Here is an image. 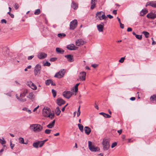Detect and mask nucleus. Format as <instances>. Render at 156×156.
Returning <instances> with one entry per match:
<instances>
[{"mask_svg": "<svg viewBox=\"0 0 156 156\" xmlns=\"http://www.w3.org/2000/svg\"><path fill=\"white\" fill-rule=\"evenodd\" d=\"M42 114L44 116L51 119H53L54 116V113L52 112L49 108H44L43 110Z\"/></svg>", "mask_w": 156, "mask_h": 156, "instance_id": "obj_1", "label": "nucleus"}, {"mask_svg": "<svg viewBox=\"0 0 156 156\" xmlns=\"http://www.w3.org/2000/svg\"><path fill=\"white\" fill-rule=\"evenodd\" d=\"M30 129L35 133L40 132L43 129V127L39 124H33L30 126Z\"/></svg>", "mask_w": 156, "mask_h": 156, "instance_id": "obj_2", "label": "nucleus"}, {"mask_svg": "<svg viewBox=\"0 0 156 156\" xmlns=\"http://www.w3.org/2000/svg\"><path fill=\"white\" fill-rule=\"evenodd\" d=\"M95 17L97 20H105L107 18L105 12L103 11L97 12L96 13Z\"/></svg>", "mask_w": 156, "mask_h": 156, "instance_id": "obj_3", "label": "nucleus"}, {"mask_svg": "<svg viewBox=\"0 0 156 156\" xmlns=\"http://www.w3.org/2000/svg\"><path fill=\"white\" fill-rule=\"evenodd\" d=\"M102 144L104 151L108 150L110 147L109 140L106 138H104L103 139L102 142Z\"/></svg>", "mask_w": 156, "mask_h": 156, "instance_id": "obj_4", "label": "nucleus"}, {"mask_svg": "<svg viewBox=\"0 0 156 156\" xmlns=\"http://www.w3.org/2000/svg\"><path fill=\"white\" fill-rule=\"evenodd\" d=\"M88 147L90 150L91 151H98L100 150V149L98 147H95L94 145H92V142L90 141H88Z\"/></svg>", "mask_w": 156, "mask_h": 156, "instance_id": "obj_5", "label": "nucleus"}, {"mask_svg": "<svg viewBox=\"0 0 156 156\" xmlns=\"http://www.w3.org/2000/svg\"><path fill=\"white\" fill-rule=\"evenodd\" d=\"M41 66L39 64H37L35 66L34 69V74L35 76L38 75L41 73Z\"/></svg>", "mask_w": 156, "mask_h": 156, "instance_id": "obj_6", "label": "nucleus"}, {"mask_svg": "<svg viewBox=\"0 0 156 156\" xmlns=\"http://www.w3.org/2000/svg\"><path fill=\"white\" fill-rule=\"evenodd\" d=\"M77 25V20H74L71 21L70 24V29L74 30L76 27Z\"/></svg>", "mask_w": 156, "mask_h": 156, "instance_id": "obj_7", "label": "nucleus"}, {"mask_svg": "<svg viewBox=\"0 0 156 156\" xmlns=\"http://www.w3.org/2000/svg\"><path fill=\"white\" fill-rule=\"evenodd\" d=\"M44 144V141H37L34 142L33 144V146L36 148H38L39 147H41Z\"/></svg>", "mask_w": 156, "mask_h": 156, "instance_id": "obj_8", "label": "nucleus"}, {"mask_svg": "<svg viewBox=\"0 0 156 156\" xmlns=\"http://www.w3.org/2000/svg\"><path fill=\"white\" fill-rule=\"evenodd\" d=\"M65 72L64 69H61L55 75V77L60 78L63 77L65 74Z\"/></svg>", "mask_w": 156, "mask_h": 156, "instance_id": "obj_9", "label": "nucleus"}, {"mask_svg": "<svg viewBox=\"0 0 156 156\" xmlns=\"http://www.w3.org/2000/svg\"><path fill=\"white\" fill-rule=\"evenodd\" d=\"M72 92L70 91H65L63 93V96L67 99L69 98L73 94Z\"/></svg>", "mask_w": 156, "mask_h": 156, "instance_id": "obj_10", "label": "nucleus"}, {"mask_svg": "<svg viewBox=\"0 0 156 156\" xmlns=\"http://www.w3.org/2000/svg\"><path fill=\"white\" fill-rule=\"evenodd\" d=\"M79 76L80 81L85 80H86V73L84 71L80 72Z\"/></svg>", "mask_w": 156, "mask_h": 156, "instance_id": "obj_11", "label": "nucleus"}, {"mask_svg": "<svg viewBox=\"0 0 156 156\" xmlns=\"http://www.w3.org/2000/svg\"><path fill=\"white\" fill-rule=\"evenodd\" d=\"M27 85L33 90H34L37 89V87L31 81H29L27 82Z\"/></svg>", "mask_w": 156, "mask_h": 156, "instance_id": "obj_12", "label": "nucleus"}, {"mask_svg": "<svg viewBox=\"0 0 156 156\" xmlns=\"http://www.w3.org/2000/svg\"><path fill=\"white\" fill-rule=\"evenodd\" d=\"M47 54L43 52H39L37 55V57L40 59H44L47 56Z\"/></svg>", "mask_w": 156, "mask_h": 156, "instance_id": "obj_13", "label": "nucleus"}, {"mask_svg": "<svg viewBox=\"0 0 156 156\" xmlns=\"http://www.w3.org/2000/svg\"><path fill=\"white\" fill-rule=\"evenodd\" d=\"M67 48L70 50H75L77 49L78 47L76 46L73 44H71L66 46Z\"/></svg>", "mask_w": 156, "mask_h": 156, "instance_id": "obj_14", "label": "nucleus"}, {"mask_svg": "<svg viewBox=\"0 0 156 156\" xmlns=\"http://www.w3.org/2000/svg\"><path fill=\"white\" fill-rule=\"evenodd\" d=\"M147 17L148 19H154L156 18V14L152 12L148 13L147 15Z\"/></svg>", "mask_w": 156, "mask_h": 156, "instance_id": "obj_15", "label": "nucleus"}, {"mask_svg": "<svg viewBox=\"0 0 156 156\" xmlns=\"http://www.w3.org/2000/svg\"><path fill=\"white\" fill-rule=\"evenodd\" d=\"M150 6L154 8H156V1H151L148 2L146 4V6Z\"/></svg>", "mask_w": 156, "mask_h": 156, "instance_id": "obj_16", "label": "nucleus"}, {"mask_svg": "<svg viewBox=\"0 0 156 156\" xmlns=\"http://www.w3.org/2000/svg\"><path fill=\"white\" fill-rule=\"evenodd\" d=\"M75 43L76 45L80 46L84 44V41L82 39H79L76 41Z\"/></svg>", "mask_w": 156, "mask_h": 156, "instance_id": "obj_17", "label": "nucleus"}, {"mask_svg": "<svg viewBox=\"0 0 156 156\" xmlns=\"http://www.w3.org/2000/svg\"><path fill=\"white\" fill-rule=\"evenodd\" d=\"M104 24L101 23V24H99L97 25V27L98 31L99 32H102L103 31Z\"/></svg>", "mask_w": 156, "mask_h": 156, "instance_id": "obj_18", "label": "nucleus"}, {"mask_svg": "<svg viewBox=\"0 0 156 156\" xmlns=\"http://www.w3.org/2000/svg\"><path fill=\"white\" fill-rule=\"evenodd\" d=\"M65 101L61 98H58L57 100V103L59 106H61L65 103Z\"/></svg>", "mask_w": 156, "mask_h": 156, "instance_id": "obj_19", "label": "nucleus"}, {"mask_svg": "<svg viewBox=\"0 0 156 156\" xmlns=\"http://www.w3.org/2000/svg\"><path fill=\"white\" fill-rule=\"evenodd\" d=\"M84 130L85 133L87 135H89L91 132V129L88 126H85L84 128Z\"/></svg>", "mask_w": 156, "mask_h": 156, "instance_id": "obj_20", "label": "nucleus"}, {"mask_svg": "<svg viewBox=\"0 0 156 156\" xmlns=\"http://www.w3.org/2000/svg\"><path fill=\"white\" fill-rule=\"evenodd\" d=\"M65 57L67 58L68 61L69 62H71L73 61V57L70 55H66Z\"/></svg>", "mask_w": 156, "mask_h": 156, "instance_id": "obj_21", "label": "nucleus"}, {"mask_svg": "<svg viewBox=\"0 0 156 156\" xmlns=\"http://www.w3.org/2000/svg\"><path fill=\"white\" fill-rule=\"evenodd\" d=\"M45 83L47 85H49L50 84L53 86L55 85V84L54 83H53V81L51 80H46L45 81Z\"/></svg>", "mask_w": 156, "mask_h": 156, "instance_id": "obj_22", "label": "nucleus"}, {"mask_svg": "<svg viewBox=\"0 0 156 156\" xmlns=\"http://www.w3.org/2000/svg\"><path fill=\"white\" fill-rule=\"evenodd\" d=\"M148 12L147 9H143L140 12V16H143L147 13Z\"/></svg>", "mask_w": 156, "mask_h": 156, "instance_id": "obj_23", "label": "nucleus"}, {"mask_svg": "<svg viewBox=\"0 0 156 156\" xmlns=\"http://www.w3.org/2000/svg\"><path fill=\"white\" fill-rule=\"evenodd\" d=\"M71 6L74 9H76L78 8V4L76 3H75L74 2H72Z\"/></svg>", "mask_w": 156, "mask_h": 156, "instance_id": "obj_24", "label": "nucleus"}, {"mask_svg": "<svg viewBox=\"0 0 156 156\" xmlns=\"http://www.w3.org/2000/svg\"><path fill=\"white\" fill-rule=\"evenodd\" d=\"M97 0H91V6L90 9H94L95 7V3L96 2Z\"/></svg>", "mask_w": 156, "mask_h": 156, "instance_id": "obj_25", "label": "nucleus"}, {"mask_svg": "<svg viewBox=\"0 0 156 156\" xmlns=\"http://www.w3.org/2000/svg\"><path fill=\"white\" fill-rule=\"evenodd\" d=\"M18 140L19 143L21 144H27V142H24V139L23 138L20 137L18 138Z\"/></svg>", "mask_w": 156, "mask_h": 156, "instance_id": "obj_26", "label": "nucleus"}, {"mask_svg": "<svg viewBox=\"0 0 156 156\" xmlns=\"http://www.w3.org/2000/svg\"><path fill=\"white\" fill-rule=\"evenodd\" d=\"M55 122V120H53V121L50 123L47 126V127L49 128H52L54 126Z\"/></svg>", "mask_w": 156, "mask_h": 156, "instance_id": "obj_27", "label": "nucleus"}, {"mask_svg": "<svg viewBox=\"0 0 156 156\" xmlns=\"http://www.w3.org/2000/svg\"><path fill=\"white\" fill-rule=\"evenodd\" d=\"M27 90L26 89H24L23 90V93L20 94V97H24L27 93Z\"/></svg>", "mask_w": 156, "mask_h": 156, "instance_id": "obj_28", "label": "nucleus"}, {"mask_svg": "<svg viewBox=\"0 0 156 156\" xmlns=\"http://www.w3.org/2000/svg\"><path fill=\"white\" fill-rule=\"evenodd\" d=\"M16 98L22 102H24L26 101V99L24 97H20L19 98L17 95H16Z\"/></svg>", "mask_w": 156, "mask_h": 156, "instance_id": "obj_29", "label": "nucleus"}, {"mask_svg": "<svg viewBox=\"0 0 156 156\" xmlns=\"http://www.w3.org/2000/svg\"><path fill=\"white\" fill-rule=\"evenodd\" d=\"M55 112V114L57 116L59 115L61 112V111L58 107L56 108Z\"/></svg>", "mask_w": 156, "mask_h": 156, "instance_id": "obj_30", "label": "nucleus"}, {"mask_svg": "<svg viewBox=\"0 0 156 156\" xmlns=\"http://www.w3.org/2000/svg\"><path fill=\"white\" fill-rule=\"evenodd\" d=\"M150 100L151 101H155L156 103V94H154L151 96L150 98Z\"/></svg>", "mask_w": 156, "mask_h": 156, "instance_id": "obj_31", "label": "nucleus"}, {"mask_svg": "<svg viewBox=\"0 0 156 156\" xmlns=\"http://www.w3.org/2000/svg\"><path fill=\"white\" fill-rule=\"evenodd\" d=\"M56 50L57 52L59 53H62L64 52V51L59 48H57Z\"/></svg>", "mask_w": 156, "mask_h": 156, "instance_id": "obj_32", "label": "nucleus"}, {"mask_svg": "<svg viewBox=\"0 0 156 156\" xmlns=\"http://www.w3.org/2000/svg\"><path fill=\"white\" fill-rule=\"evenodd\" d=\"M100 114L102 115L103 116L106 118H110L111 117V116L108 114L105 113L104 112H100Z\"/></svg>", "mask_w": 156, "mask_h": 156, "instance_id": "obj_33", "label": "nucleus"}, {"mask_svg": "<svg viewBox=\"0 0 156 156\" xmlns=\"http://www.w3.org/2000/svg\"><path fill=\"white\" fill-rule=\"evenodd\" d=\"M34 97L35 96L33 93L31 92L29 93V95L27 96V98L32 99H34Z\"/></svg>", "mask_w": 156, "mask_h": 156, "instance_id": "obj_34", "label": "nucleus"}, {"mask_svg": "<svg viewBox=\"0 0 156 156\" xmlns=\"http://www.w3.org/2000/svg\"><path fill=\"white\" fill-rule=\"evenodd\" d=\"M78 126L81 132H83V125L80 124H78Z\"/></svg>", "mask_w": 156, "mask_h": 156, "instance_id": "obj_35", "label": "nucleus"}, {"mask_svg": "<svg viewBox=\"0 0 156 156\" xmlns=\"http://www.w3.org/2000/svg\"><path fill=\"white\" fill-rule=\"evenodd\" d=\"M58 37L60 38H62L65 37L66 36V34L64 33H59L58 34Z\"/></svg>", "mask_w": 156, "mask_h": 156, "instance_id": "obj_36", "label": "nucleus"}, {"mask_svg": "<svg viewBox=\"0 0 156 156\" xmlns=\"http://www.w3.org/2000/svg\"><path fill=\"white\" fill-rule=\"evenodd\" d=\"M142 34H144L145 37L146 38H148L149 37V34L148 32L146 31H143L142 32Z\"/></svg>", "mask_w": 156, "mask_h": 156, "instance_id": "obj_37", "label": "nucleus"}, {"mask_svg": "<svg viewBox=\"0 0 156 156\" xmlns=\"http://www.w3.org/2000/svg\"><path fill=\"white\" fill-rule=\"evenodd\" d=\"M41 13L40 9H36L34 12V14L35 15H38Z\"/></svg>", "mask_w": 156, "mask_h": 156, "instance_id": "obj_38", "label": "nucleus"}, {"mask_svg": "<svg viewBox=\"0 0 156 156\" xmlns=\"http://www.w3.org/2000/svg\"><path fill=\"white\" fill-rule=\"evenodd\" d=\"M80 84V83H76L75 86L74 87V91L76 92H77L78 90V87L79 85Z\"/></svg>", "mask_w": 156, "mask_h": 156, "instance_id": "obj_39", "label": "nucleus"}, {"mask_svg": "<svg viewBox=\"0 0 156 156\" xmlns=\"http://www.w3.org/2000/svg\"><path fill=\"white\" fill-rule=\"evenodd\" d=\"M5 141L4 140L3 138H2V140L0 138V143L2 144H5Z\"/></svg>", "mask_w": 156, "mask_h": 156, "instance_id": "obj_40", "label": "nucleus"}, {"mask_svg": "<svg viewBox=\"0 0 156 156\" xmlns=\"http://www.w3.org/2000/svg\"><path fill=\"white\" fill-rule=\"evenodd\" d=\"M23 110L28 112L29 113H30L31 112L30 110L26 108H23Z\"/></svg>", "mask_w": 156, "mask_h": 156, "instance_id": "obj_41", "label": "nucleus"}, {"mask_svg": "<svg viewBox=\"0 0 156 156\" xmlns=\"http://www.w3.org/2000/svg\"><path fill=\"white\" fill-rule=\"evenodd\" d=\"M52 93L53 94V97H55L56 96V91L55 90H54V89H52Z\"/></svg>", "mask_w": 156, "mask_h": 156, "instance_id": "obj_42", "label": "nucleus"}, {"mask_svg": "<svg viewBox=\"0 0 156 156\" xmlns=\"http://www.w3.org/2000/svg\"><path fill=\"white\" fill-rule=\"evenodd\" d=\"M51 65V64L50 62H46L45 63H44L43 65L44 66H50Z\"/></svg>", "mask_w": 156, "mask_h": 156, "instance_id": "obj_43", "label": "nucleus"}, {"mask_svg": "<svg viewBox=\"0 0 156 156\" xmlns=\"http://www.w3.org/2000/svg\"><path fill=\"white\" fill-rule=\"evenodd\" d=\"M136 38L139 40H141L142 39V35H138L136 34L135 36Z\"/></svg>", "mask_w": 156, "mask_h": 156, "instance_id": "obj_44", "label": "nucleus"}, {"mask_svg": "<svg viewBox=\"0 0 156 156\" xmlns=\"http://www.w3.org/2000/svg\"><path fill=\"white\" fill-rule=\"evenodd\" d=\"M51 131V129H46L45 130V133L47 134H49L50 133Z\"/></svg>", "mask_w": 156, "mask_h": 156, "instance_id": "obj_45", "label": "nucleus"}, {"mask_svg": "<svg viewBox=\"0 0 156 156\" xmlns=\"http://www.w3.org/2000/svg\"><path fill=\"white\" fill-rule=\"evenodd\" d=\"M125 59V57L121 58V59L119 60V62L120 63H123Z\"/></svg>", "mask_w": 156, "mask_h": 156, "instance_id": "obj_46", "label": "nucleus"}, {"mask_svg": "<svg viewBox=\"0 0 156 156\" xmlns=\"http://www.w3.org/2000/svg\"><path fill=\"white\" fill-rule=\"evenodd\" d=\"M80 106L78 108V111H77V117H78L80 115Z\"/></svg>", "mask_w": 156, "mask_h": 156, "instance_id": "obj_47", "label": "nucleus"}, {"mask_svg": "<svg viewBox=\"0 0 156 156\" xmlns=\"http://www.w3.org/2000/svg\"><path fill=\"white\" fill-rule=\"evenodd\" d=\"M117 145V143L116 142H114L112 144L111 147L113 148L116 146Z\"/></svg>", "mask_w": 156, "mask_h": 156, "instance_id": "obj_48", "label": "nucleus"}, {"mask_svg": "<svg viewBox=\"0 0 156 156\" xmlns=\"http://www.w3.org/2000/svg\"><path fill=\"white\" fill-rule=\"evenodd\" d=\"M98 66V64H92L91 65V66L93 67L94 68L97 67Z\"/></svg>", "mask_w": 156, "mask_h": 156, "instance_id": "obj_49", "label": "nucleus"}, {"mask_svg": "<svg viewBox=\"0 0 156 156\" xmlns=\"http://www.w3.org/2000/svg\"><path fill=\"white\" fill-rule=\"evenodd\" d=\"M57 59V58H51L50 59V61L54 62Z\"/></svg>", "mask_w": 156, "mask_h": 156, "instance_id": "obj_50", "label": "nucleus"}, {"mask_svg": "<svg viewBox=\"0 0 156 156\" xmlns=\"http://www.w3.org/2000/svg\"><path fill=\"white\" fill-rule=\"evenodd\" d=\"M34 57V56L33 55L29 56L28 57L27 59L29 60H31Z\"/></svg>", "mask_w": 156, "mask_h": 156, "instance_id": "obj_51", "label": "nucleus"}, {"mask_svg": "<svg viewBox=\"0 0 156 156\" xmlns=\"http://www.w3.org/2000/svg\"><path fill=\"white\" fill-rule=\"evenodd\" d=\"M151 39L152 40V45L155 44H156V42L155 41H154L153 38L152 37L151 38Z\"/></svg>", "mask_w": 156, "mask_h": 156, "instance_id": "obj_52", "label": "nucleus"}, {"mask_svg": "<svg viewBox=\"0 0 156 156\" xmlns=\"http://www.w3.org/2000/svg\"><path fill=\"white\" fill-rule=\"evenodd\" d=\"M14 7H15V8L16 9H17L19 7V5L17 4H15L14 5Z\"/></svg>", "mask_w": 156, "mask_h": 156, "instance_id": "obj_53", "label": "nucleus"}, {"mask_svg": "<svg viewBox=\"0 0 156 156\" xmlns=\"http://www.w3.org/2000/svg\"><path fill=\"white\" fill-rule=\"evenodd\" d=\"M8 14H9L10 16L12 18H14V15H13V14L11 13L10 12H8Z\"/></svg>", "mask_w": 156, "mask_h": 156, "instance_id": "obj_54", "label": "nucleus"}, {"mask_svg": "<svg viewBox=\"0 0 156 156\" xmlns=\"http://www.w3.org/2000/svg\"><path fill=\"white\" fill-rule=\"evenodd\" d=\"M106 16H107V17H108L110 19H112L113 18V16H112L110 14L107 15Z\"/></svg>", "mask_w": 156, "mask_h": 156, "instance_id": "obj_55", "label": "nucleus"}, {"mask_svg": "<svg viewBox=\"0 0 156 156\" xmlns=\"http://www.w3.org/2000/svg\"><path fill=\"white\" fill-rule=\"evenodd\" d=\"M120 28H122V29L124 28V25L123 24H122L121 23H120Z\"/></svg>", "mask_w": 156, "mask_h": 156, "instance_id": "obj_56", "label": "nucleus"}, {"mask_svg": "<svg viewBox=\"0 0 156 156\" xmlns=\"http://www.w3.org/2000/svg\"><path fill=\"white\" fill-rule=\"evenodd\" d=\"M132 30V28L130 27H128L127 29V31L128 32H130Z\"/></svg>", "mask_w": 156, "mask_h": 156, "instance_id": "obj_57", "label": "nucleus"}, {"mask_svg": "<svg viewBox=\"0 0 156 156\" xmlns=\"http://www.w3.org/2000/svg\"><path fill=\"white\" fill-rule=\"evenodd\" d=\"M125 138H126V136L125 135H122V138L123 140H125Z\"/></svg>", "mask_w": 156, "mask_h": 156, "instance_id": "obj_58", "label": "nucleus"}, {"mask_svg": "<svg viewBox=\"0 0 156 156\" xmlns=\"http://www.w3.org/2000/svg\"><path fill=\"white\" fill-rule=\"evenodd\" d=\"M1 22L2 23H6V20L5 19H2L1 20Z\"/></svg>", "mask_w": 156, "mask_h": 156, "instance_id": "obj_59", "label": "nucleus"}, {"mask_svg": "<svg viewBox=\"0 0 156 156\" xmlns=\"http://www.w3.org/2000/svg\"><path fill=\"white\" fill-rule=\"evenodd\" d=\"M10 145V146H11L12 149H13V148L14 147V144H12L11 142Z\"/></svg>", "mask_w": 156, "mask_h": 156, "instance_id": "obj_60", "label": "nucleus"}, {"mask_svg": "<svg viewBox=\"0 0 156 156\" xmlns=\"http://www.w3.org/2000/svg\"><path fill=\"white\" fill-rule=\"evenodd\" d=\"M39 107V105H38V106H37V107H36L33 110V112H35V111Z\"/></svg>", "mask_w": 156, "mask_h": 156, "instance_id": "obj_61", "label": "nucleus"}, {"mask_svg": "<svg viewBox=\"0 0 156 156\" xmlns=\"http://www.w3.org/2000/svg\"><path fill=\"white\" fill-rule=\"evenodd\" d=\"M122 129H120V130H118L117 132H118L119 133V134H120L122 132Z\"/></svg>", "mask_w": 156, "mask_h": 156, "instance_id": "obj_62", "label": "nucleus"}, {"mask_svg": "<svg viewBox=\"0 0 156 156\" xmlns=\"http://www.w3.org/2000/svg\"><path fill=\"white\" fill-rule=\"evenodd\" d=\"M135 97H131L130 98V100H131V101H134L135 100Z\"/></svg>", "mask_w": 156, "mask_h": 156, "instance_id": "obj_63", "label": "nucleus"}, {"mask_svg": "<svg viewBox=\"0 0 156 156\" xmlns=\"http://www.w3.org/2000/svg\"><path fill=\"white\" fill-rule=\"evenodd\" d=\"M113 13L115 15H116L117 14L116 10H113Z\"/></svg>", "mask_w": 156, "mask_h": 156, "instance_id": "obj_64", "label": "nucleus"}]
</instances>
